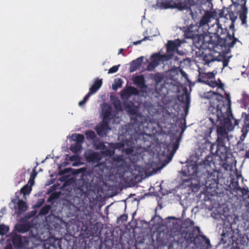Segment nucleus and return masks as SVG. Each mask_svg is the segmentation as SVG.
I'll return each instance as SVG.
<instances>
[{"label": "nucleus", "instance_id": "obj_37", "mask_svg": "<svg viewBox=\"0 0 249 249\" xmlns=\"http://www.w3.org/2000/svg\"><path fill=\"white\" fill-rule=\"evenodd\" d=\"M234 191L236 192L237 193H240L239 194V196L242 195H248L249 192L248 190L244 188H242L239 186H236L234 189Z\"/></svg>", "mask_w": 249, "mask_h": 249}, {"label": "nucleus", "instance_id": "obj_27", "mask_svg": "<svg viewBox=\"0 0 249 249\" xmlns=\"http://www.w3.org/2000/svg\"><path fill=\"white\" fill-rule=\"evenodd\" d=\"M99 226L100 224L96 222L93 225H90L89 227H88L87 229H89V231L90 232V234L92 236L97 235L100 233V231H99Z\"/></svg>", "mask_w": 249, "mask_h": 249}, {"label": "nucleus", "instance_id": "obj_22", "mask_svg": "<svg viewBox=\"0 0 249 249\" xmlns=\"http://www.w3.org/2000/svg\"><path fill=\"white\" fill-rule=\"evenodd\" d=\"M249 132V115L247 116L244 121V124L241 130L242 134L240 136V140L244 141L248 133Z\"/></svg>", "mask_w": 249, "mask_h": 249}, {"label": "nucleus", "instance_id": "obj_42", "mask_svg": "<svg viewBox=\"0 0 249 249\" xmlns=\"http://www.w3.org/2000/svg\"><path fill=\"white\" fill-rule=\"evenodd\" d=\"M159 64L156 61H153L149 63L147 67V70L149 71H153Z\"/></svg>", "mask_w": 249, "mask_h": 249}, {"label": "nucleus", "instance_id": "obj_52", "mask_svg": "<svg viewBox=\"0 0 249 249\" xmlns=\"http://www.w3.org/2000/svg\"><path fill=\"white\" fill-rule=\"evenodd\" d=\"M202 70L201 69H199V75H200V77L198 79V81L200 82H202V78L201 77V75L202 74V72L201 71Z\"/></svg>", "mask_w": 249, "mask_h": 249}, {"label": "nucleus", "instance_id": "obj_36", "mask_svg": "<svg viewBox=\"0 0 249 249\" xmlns=\"http://www.w3.org/2000/svg\"><path fill=\"white\" fill-rule=\"evenodd\" d=\"M237 41V39L229 36L226 40L225 45L229 46V47H232Z\"/></svg>", "mask_w": 249, "mask_h": 249}, {"label": "nucleus", "instance_id": "obj_44", "mask_svg": "<svg viewBox=\"0 0 249 249\" xmlns=\"http://www.w3.org/2000/svg\"><path fill=\"white\" fill-rule=\"evenodd\" d=\"M59 197L58 193L56 192L53 193L48 199V202H53L54 200L58 198Z\"/></svg>", "mask_w": 249, "mask_h": 249}, {"label": "nucleus", "instance_id": "obj_62", "mask_svg": "<svg viewBox=\"0 0 249 249\" xmlns=\"http://www.w3.org/2000/svg\"><path fill=\"white\" fill-rule=\"evenodd\" d=\"M186 126H185L184 128L182 129V131H183L184 129L186 128Z\"/></svg>", "mask_w": 249, "mask_h": 249}, {"label": "nucleus", "instance_id": "obj_61", "mask_svg": "<svg viewBox=\"0 0 249 249\" xmlns=\"http://www.w3.org/2000/svg\"><path fill=\"white\" fill-rule=\"evenodd\" d=\"M169 218H172V219H176L175 217H169Z\"/></svg>", "mask_w": 249, "mask_h": 249}, {"label": "nucleus", "instance_id": "obj_51", "mask_svg": "<svg viewBox=\"0 0 249 249\" xmlns=\"http://www.w3.org/2000/svg\"><path fill=\"white\" fill-rule=\"evenodd\" d=\"M93 94L91 92L89 91V93L85 96L83 98V100L87 102L89 97Z\"/></svg>", "mask_w": 249, "mask_h": 249}, {"label": "nucleus", "instance_id": "obj_47", "mask_svg": "<svg viewBox=\"0 0 249 249\" xmlns=\"http://www.w3.org/2000/svg\"><path fill=\"white\" fill-rule=\"evenodd\" d=\"M120 65L118 66H113L111 68H110L108 70V73H113L117 72L118 70L119 67Z\"/></svg>", "mask_w": 249, "mask_h": 249}, {"label": "nucleus", "instance_id": "obj_12", "mask_svg": "<svg viewBox=\"0 0 249 249\" xmlns=\"http://www.w3.org/2000/svg\"><path fill=\"white\" fill-rule=\"evenodd\" d=\"M71 138L74 142L71 145L70 149L73 153L78 154L82 149L84 136L83 134L74 133L71 135Z\"/></svg>", "mask_w": 249, "mask_h": 249}, {"label": "nucleus", "instance_id": "obj_32", "mask_svg": "<svg viewBox=\"0 0 249 249\" xmlns=\"http://www.w3.org/2000/svg\"><path fill=\"white\" fill-rule=\"evenodd\" d=\"M242 103L245 108L249 109V95L245 92L242 93Z\"/></svg>", "mask_w": 249, "mask_h": 249}, {"label": "nucleus", "instance_id": "obj_55", "mask_svg": "<svg viewBox=\"0 0 249 249\" xmlns=\"http://www.w3.org/2000/svg\"><path fill=\"white\" fill-rule=\"evenodd\" d=\"M44 200L43 199H42L41 201L39 202H38V204L37 205V207H39L41 206L44 203Z\"/></svg>", "mask_w": 249, "mask_h": 249}, {"label": "nucleus", "instance_id": "obj_28", "mask_svg": "<svg viewBox=\"0 0 249 249\" xmlns=\"http://www.w3.org/2000/svg\"><path fill=\"white\" fill-rule=\"evenodd\" d=\"M69 158L70 160L72 162V166H78L84 164L81 161L82 157H66V160Z\"/></svg>", "mask_w": 249, "mask_h": 249}, {"label": "nucleus", "instance_id": "obj_23", "mask_svg": "<svg viewBox=\"0 0 249 249\" xmlns=\"http://www.w3.org/2000/svg\"><path fill=\"white\" fill-rule=\"evenodd\" d=\"M178 99L180 102L185 103L184 111L185 114L187 115L190 107V97L189 94L186 92L185 94H183L182 95L178 97Z\"/></svg>", "mask_w": 249, "mask_h": 249}, {"label": "nucleus", "instance_id": "obj_30", "mask_svg": "<svg viewBox=\"0 0 249 249\" xmlns=\"http://www.w3.org/2000/svg\"><path fill=\"white\" fill-rule=\"evenodd\" d=\"M16 228L19 232L25 233L30 230V226L29 223L21 224L17 225Z\"/></svg>", "mask_w": 249, "mask_h": 249}, {"label": "nucleus", "instance_id": "obj_26", "mask_svg": "<svg viewBox=\"0 0 249 249\" xmlns=\"http://www.w3.org/2000/svg\"><path fill=\"white\" fill-rule=\"evenodd\" d=\"M103 84L102 79L96 78L93 83V84L89 88V91L92 94L96 93L98 90L101 87Z\"/></svg>", "mask_w": 249, "mask_h": 249}, {"label": "nucleus", "instance_id": "obj_10", "mask_svg": "<svg viewBox=\"0 0 249 249\" xmlns=\"http://www.w3.org/2000/svg\"><path fill=\"white\" fill-rule=\"evenodd\" d=\"M216 73L217 71L215 70H213L211 72L203 71V86L212 88L217 87L218 89L223 90V84L215 80L214 76Z\"/></svg>", "mask_w": 249, "mask_h": 249}, {"label": "nucleus", "instance_id": "obj_33", "mask_svg": "<svg viewBox=\"0 0 249 249\" xmlns=\"http://www.w3.org/2000/svg\"><path fill=\"white\" fill-rule=\"evenodd\" d=\"M13 244L15 247H20L22 245V239L20 235H16L13 237Z\"/></svg>", "mask_w": 249, "mask_h": 249}, {"label": "nucleus", "instance_id": "obj_7", "mask_svg": "<svg viewBox=\"0 0 249 249\" xmlns=\"http://www.w3.org/2000/svg\"><path fill=\"white\" fill-rule=\"evenodd\" d=\"M163 157H152L143 167V170L147 176H151L160 170L170 162L173 157H166L163 159Z\"/></svg>", "mask_w": 249, "mask_h": 249}, {"label": "nucleus", "instance_id": "obj_58", "mask_svg": "<svg viewBox=\"0 0 249 249\" xmlns=\"http://www.w3.org/2000/svg\"><path fill=\"white\" fill-rule=\"evenodd\" d=\"M155 80L157 82H160V77H158L156 78Z\"/></svg>", "mask_w": 249, "mask_h": 249}, {"label": "nucleus", "instance_id": "obj_17", "mask_svg": "<svg viewBox=\"0 0 249 249\" xmlns=\"http://www.w3.org/2000/svg\"><path fill=\"white\" fill-rule=\"evenodd\" d=\"M220 164L225 170L230 171L232 167L234 159L232 157H219Z\"/></svg>", "mask_w": 249, "mask_h": 249}, {"label": "nucleus", "instance_id": "obj_8", "mask_svg": "<svg viewBox=\"0 0 249 249\" xmlns=\"http://www.w3.org/2000/svg\"><path fill=\"white\" fill-rule=\"evenodd\" d=\"M114 162L116 167V174H119L120 177H123L127 172H131L132 166H134L135 161L132 160V157H108ZM134 158L135 157H133ZM135 160V159L133 158Z\"/></svg>", "mask_w": 249, "mask_h": 249}, {"label": "nucleus", "instance_id": "obj_57", "mask_svg": "<svg viewBox=\"0 0 249 249\" xmlns=\"http://www.w3.org/2000/svg\"><path fill=\"white\" fill-rule=\"evenodd\" d=\"M36 175V172L32 173L31 174V178L32 177L33 178H34Z\"/></svg>", "mask_w": 249, "mask_h": 249}, {"label": "nucleus", "instance_id": "obj_48", "mask_svg": "<svg viewBox=\"0 0 249 249\" xmlns=\"http://www.w3.org/2000/svg\"><path fill=\"white\" fill-rule=\"evenodd\" d=\"M71 169L70 168H65L64 170H60L59 172V175L63 176H65V175L67 173H69L71 172Z\"/></svg>", "mask_w": 249, "mask_h": 249}, {"label": "nucleus", "instance_id": "obj_20", "mask_svg": "<svg viewBox=\"0 0 249 249\" xmlns=\"http://www.w3.org/2000/svg\"><path fill=\"white\" fill-rule=\"evenodd\" d=\"M179 146V141L177 140L176 142L170 143L167 145L166 148L167 153L165 154L163 152L161 156H174Z\"/></svg>", "mask_w": 249, "mask_h": 249}, {"label": "nucleus", "instance_id": "obj_14", "mask_svg": "<svg viewBox=\"0 0 249 249\" xmlns=\"http://www.w3.org/2000/svg\"><path fill=\"white\" fill-rule=\"evenodd\" d=\"M109 123L102 121L95 127V130L97 134L101 137H106L108 131L110 129L109 126Z\"/></svg>", "mask_w": 249, "mask_h": 249}, {"label": "nucleus", "instance_id": "obj_63", "mask_svg": "<svg viewBox=\"0 0 249 249\" xmlns=\"http://www.w3.org/2000/svg\"><path fill=\"white\" fill-rule=\"evenodd\" d=\"M198 157H197V156L195 157V158H196V160H198V159H197V158H198Z\"/></svg>", "mask_w": 249, "mask_h": 249}, {"label": "nucleus", "instance_id": "obj_64", "mask_svg": "<svg viewBox=\"0 0 249 249\" xmlns=\"http://www.w3.org/2000/svg\"><path fill=\"white\" fill-rule=\"evenodd\" d=\"M198 11H199V13H201V9H198Z\"/></svg>", "mask_w": 249, "mask_h": 249}, {"label": "nucleus", "instance_id": "obj_21", "mask_svg": "<svg viewBox=\"0 0 249 249\" xmlns=\"http://www.w3.org/2000/svg\"><path fill=\"white\" fill-rule=\"evenodd\" d=\"M59 241L55 238H51L44 244V249H60Z\"/></svg>", "mask_w": 249, "mask_h": 249}, {"label": "nucleus", "instance_id": "obj_2", "mask_svg": "<svg viewBox=\"0 0 249 249\" xmlns=\"http://www.w3.org/2000/svg\"><path fill=\"white\" fill-rule=\"evenodd\" d=\"M203 99L209 100L210 106L208 110L209 118L213 124L217 126V141L221 145L219 146L208 141H206L205 145L213 156H221L224 153H220L218 148L225 150L223 144L226 140H228V133L233 130L234 126L238 125L239 121L234 119V125L232 124L231 119H233V117L229 94H226V97L224 98L214 91H210L204 93Z\"/></svg>", "mask_w": 249, "mask_h": 249}, {"label": "nucleus", "instance_id": "obj_5", "mask_svg": "<svg viewBox=\"0 0 249 249\" xmlns=\"http://www.w3.org/2000/svg\"><path fill=\"white\" fill-rule=\"evenodd\" d=\"M186 165L180 171L182 184L191 187L200 185L202 173L199 170V165L196 160H186Z\"/></svg>", "mask_w": 249, "mask_h": 249}, {"label": "nucleus", "instance_id": "obj_39", "mask_svg": "<svg viewBox=\"0 0 249 249\" xmlns=\"http://www.w3.org/2000/svg\"><path fill=\"white\" fill-rule=\"evenodd\" d=\"M174 56V54L173 53H168L166 52V53L164 54H161V58L162 60L161 61H168L171 59Z\"/></svg>", "mask_w": 249, "mask_h": 249}, {"label": "nucleus", "instance_id": "obj_49", "mask_svg": "<svg viewBox=\"0 0 249 249\" xmlns=\"http://www.w3.org/2000/svg\"><path fill=\"white\" fill-rule=\"evenodd\" d=\"M115 107L117 110L119 111L122 110V107L121 102L119 100L116 102V103L115 104Z\"/></svg>", "mask_w": 249, "mask_h": 249}, {"label": "nucleus", "instance_id": "obj_60", "mask_svg": "<svg viewBox=\"0 0 249 249\" xmlns=\"http://www.w3.org/2000/svg\"><path fill=\"white\" fill-rule=\"evenodd\" d=\"M227 65V64L225 62H223V67H225Z\"/></svg>", "mask_w": 249, "mask_h": 249}, {"label": "nucleus", "instance_id": "obj_18", "mask_svg": "<svg viewBox=\"0 0 249 249\" xmlns=\"http://www.w3.org/2000/svg\"><path fill=\"white\" fill-rule=\"evenodd\" d=\"M183 0H162L160 3V7L161 9H168L176 7L177 5L182 2Z\"/></svg>", "mask_w": 249, "mask_h": 249}, {"label": "nucleus", "instance_id": "obj_3", "mask_svg": "<svg viewBox=\"0 0 249 249\" xmlns=\"http://www.w3.org/2000/svg\"><path fill=\"white\" fill-rule=\"evenodd\" d=\"M124 110L130 115L131 124L125 132V139L133 144H136L139 147L141 151L146 152L149 150L153 144L152 135L147 133L150 123V118L148 116L138 113V108L131 101L123 102Z\"/></svg>", "mask_w": 249, "mask_h": 249}, {"label": "nucleus", "instance_id": "obj_46", "mask_svg": "<svg viewBox=\"0 0 249 249\" xmlns=\"http://www.w3.org/2000/svg\"><path fill=\"white\" fill-rule=\"evenodd\" d=\"M199 0H192V1H193V3H190V4H189V8H190V10H191V15H192V17H194V13H193V11H192V9H193H193H194V8H195V7H196V4L195 3V2H196L197 1H199Z\"/></svg>", "mask_w": 249, "mask_h": 249}, {"label": "nucleus", "instance_id": "obj_38", "mask_svg": "<svg viewBox=\"0 0 249 249\" xmlns=\"http://www.w3.org/2000/svg\"><path fill=\"white\" fill-rule=\"evenodd\" d=\"M32 190L31 186H29L28 184H26L23 186L20 189V193L25 195L30 193Z\"/></svg>", "mask_w": 249, "mask_h": 249}, {"label": "nucleus", "instance_id": "obj_50", "mask_svg": "<svg viewBox=\"0 0 249 249\" xmlns=\"http://www.w3.org/2000/svg\"><path fill=\"white\" fill-rule=\"evenodd\" d=\"M148 38V37H147V36H145V37H144L143 39H141V40H138V41H137L133 42H132V44H133V45H137L140 44H141L142 41H145V40H147Z\"/></svg>", "mask_w": 249, "mask_h": 249}, {"label": "nucleus", "instance_id": "obj_34", "mask_svg": "<svg viewBox=\"0 0 249 249\" xmlns=\"http://www.w3.org/2000/svg\"><path fill=\"white\" fill-rule=\"evenodd\" d=\"M52 207L50 205H45L40 210L39 214L40 215L47 214L51 210Z\"/></svg>", "mask_w": 249, "mask_h": 249}, {"label": "nucleus", "instance_id": "obj_9", "mask_svg": "<svg viewBox=\"0 0 249 249\" xmlns=\"http://www.w3.org/2000/svg\"><path fill=\"white\" fill-rule=\"evenodd\" d=\"M201 26H202V18L199 19L198 26L191 25L185 32V36L186 38L197 39L198 41L195 45L196 48L200 50L202 48V41L201 40L202 34H199L198 29Z\"/></svg>", "mask_w": 249, "mask_h": 249}, {"label": "nucleus", "instance_id": "obj_15", "mask_svg": "<svg viewBox=\"0 0 249 249\" xmlns=\"http://www.w3.org/2000/svg\"><path fill=\"white\" fill-rule=\"evenodd\" d=\"M86 161L89 162H92V165L94 167H99L100 168L103 170L104 168L106 166L105 162H101V160L103 158L106 157H84Z\"/></svg>", "mask_w": 249, "mask_h": 249}, {"label": "nucleus", "instance_id": "obj_16", "mask_svg": "<svg viewBox=\"0 0 249 249\" xmlns=\"http://www.w3.org/2000/svg\"><path fill=\"white\" fill-rule=\"evenodd\" d=\"M103 120V121L110 122L113 118L114 114L112 112L111 107L108 104L105 105L102 108Z\"/></svg>", "mask_w": 249, "mask_h": 249}, {"label": "nucleus", "instance_id": "obj_56", "mask_svg": "<svg viewBox=\"0 0 249 249\" xmlns=\"http://www.w3.org/2000/svg\"><path fill=\"white\" fill-rule=\"evenodd\" d=\"M88 156H100L99 154H98L97 153H93L91 154H89V155Z\"/></svg>", "mask_w": 249, "mask_h": 249}, {"label": "nucleus", "instance_id": "obj_43", "mask_svg": "<svg viewBox=\"0 0 249 249\" xmlns=\"http://www.w3.org/2000/svg\"><path fill=\"white\" fill-rule=\"evenodd\" d=\"M203 248L205 247L206 249H212V246L210 244V241L206 238V236L203 235Z\"/></svg>", "mask_w": 249, "mask_h": 249}, {"label": "nucleus", "instance_id": "obj_41", "mask_svg": "<svg viewBox=\"0 0 249 249\" xmlns=\"http://www.w3.org/2000/svg\"><path fill=\"white\" fill-rule=\"evenodd\" d=\"M151 59L153 61H156L159 64L160 62L162 60L161 54L159 53H154L151 55Z\"/></svg>", "mask_w": 249, "mask_h": 249}, {"label": "nucleus", "instance_id": "obj_40", "mask_svg": "<svg viewBox=\"0 0 249 249\" xmlns=\"http://www.w3.org/2000/svg\"><path fill=\"white\" fill-rule=\"evenodd\" d=\"M9 228L8 226L3 224L0 225V235H3L9 231Z\"/></svg>", "mask_w": 249, "mask_h": 249}, {"label": "nucleus", "instance_id": "obj_19", "mask_svg": "<svg viewBox=\"0 0 249 249\" xmlns=\"http://www.w3.org/2000/svg\"><path fill=\"white\" fill-rule=\"evenodd\" d=\"M181 41L179 39H176L174 41L169 40L166 45V51L168 53H173L178 49L180 46Z\"/></svg>", "mask_w": 249, "mask_h": 249}, {"label": "nucleus", "instance_id": "obj_4", "mask_svg": "<svg viewBox=\"0 0 249 249\" xmlns=\"http://www.w3.org/2000/svg\"><path fill=\"white\" fill-rule=\"evenodd\" d=\"M127 144L130 145V147L124 148V144L122 142L116 143H108L106 146L104 142H101L98 138L93 141V144L96 149L100 150L102 156H119L115 155V150L118 149L122 152H124L127 155L131 156H145L144 151H141L139 150V147L136 144H133L132 143L126 141ZM120 156H123L120 155Z\"/></svg>", "mask_w": 249, "mask_h": 249}, {"label": "nucleus", "instance_id": "obj_11", "mask_svg": "<svg viewBox=\"0 0 249 249\" xmlns=\"http://www.w3.org/2000/svg\"><path fill=\"white\" fill-rule=\"evenodd\" d=\"M87 176L83 175L81 179H79L76 184V191L79 194L80 196H87L91 189V182L89 180H86Z\"/></svg>", "mask_w": 249, "mask_h": 249}, {"label": "nucleus", "instance_id": "obj_6", "mask_svg": "<svg viewBox=\"0 0 249 249\" xmlns=\"http://www.w3.org/2000/svg\"><path fill=\"white\" fill-rule=\"evenodd\" d=\"M186 222L189 224L191 228L184 235V238L188 244L185 249H202V235L200 234L199 228L193 226V221L187 219Z\"/></svg>", "mask_w": 249, "mask_h": 249}, {"label": "nucleus", "instance_id": "obj_29", "mask_svg": "<svg viewBox=\"0 0 249 249\" xmlns=\"http://www.w3.org/2000/svg\"><path fill=\"white\" fill-rule=\"evenodd\" d=\"M139 94V91L138 89L133 87H129L125 91L124 95L128 97L131 95H138Z\"/></svg>", "mask_w": 249, "mask_h": 249}, {"label": "nucleus", "instance_id": "obj_45", "mask_svg": "<svg viewBox=\"0 0 249 249\" xmlns=\"http://www.w3.org/2000/svg\"><path fill=\"white\" fill-rule=\"evenodd\" d=\"M122 80L121 79H118L117 80L115 81V84L112 85V88L114 89H117L118 88L122 87Z\"/></svg>", "mask_w": 249, "mask_h": 249}, {"label": "nucleus", "instance_id": "obj_59", "mask_svg": "<svg viewBox=\"0 0 249 249\" xmlns=\"http://www.w3.org/2000/svg\"><path fill=\"white\" fill-rule=\"evenodd\" d=\"M123 51V49H119L118 54L122 53Z\"/></svg>", "mask_w": 249, "mask_h": 249}, {"label": "nucleus", "instance_id": "obj_35", "mask_svg": "<svg viewBox=\"0 0 249 249\" xmlns=\"http://www.w3.org/2000/svg\"><path fill=\"white\" fill-rule=\"evenodd\" d=\"M85 134L88 139H90L94 141L97 139L95 132L92 130L87 131Z\"/></svg>", "mask_w": 249, "mask_h": 249}, {"label": "nucleus", "instance_id": "obj_24", "mask_svg": "<svg viewBox=\"0 0 249 249\" xmlns=\"http://www.w3.org/2000/svg\"><path fill=\"white\" fill-rule=\"evenodd\" d=\"M133 82L140 88L143 89L146 87L143 75H137L134 77L133 78Z\"/></svg>", "mask_w": 249, "mask_h": 249}, {"label": "nucleus", "instance_id": "obj_13", "mask_svg": "<svg viewBox=\"0 0 249 249\" xmlns=\"http://www.w3.org/2000/svg\"><path fill=\"white\" fill-rule=\"evenodd\" d=\"M12 202L17 205L15 206V213L18 215H21L27 211L28 206L25 202L22 199H19V196L16 194L15 198L12 200Z\"/></svg>", "mask_w": 249, "mask_h": 249}, {"label": "nucleus", "instance_id": "obj_1", "mask_svg": "<svg viewBox=\"0 0 249 249\" xmlns=\"http://www.w3.org/2000/svg\"><path fill=\"white\" fill-rule=\"evenodd\" d=\"M213 0H203V28L208 26V33H203V58H216L219 55L221 46L219 45L220 36L226 32L227 26H222V22L232 23L238 15L242 25L247 23L248 9L245 0H231L233 5L224 17L217 18V13L213 8Z\"/></svg>", "mask_w": 249, "mask_h": 249}, {"label": "nucleus", "instance_id": "obj_25", "mask_svg": "<svg viewBox=\"0 0 249 249\" xmlns=\"http://www.w3.org/2000/svg\"><path fill=\"white\" fill-rule=\"evenodd\" d=\"M143 58V57L141 56L131 62L129 68L130 72H133L140 68L142 62Z\"/></svg>", "mask_w": 249, "mask_h": 249}, {"label": "nucleus", "instance_id": "obj_53", "mask_svg": "<svg viewBox=\"0 0 249 249\" xmlns=\"http://www.w3.org/2000/svg\"><path fill=\"white\" fill-rule=\"evenodd\" d=\"M86 103L83 99L79 102V106L80 107H83Z\"/></svg>", "mask_w": 249, "mask_h": 249}, {"label": "nucleus", "instance_id": "obj_54", "mask_svg": "<svg viewBox=\"0 0 249 249\" xmlns=\"http://www.w3.org/2000/svg\"><path fill=\"white\" fill-rule=\"evenodd\" d=\"M4 249H13L12 246L11 244H8L6 246Z\"/></svg>", "mask_w": 249, "mask_h": 249}, {"label": "nucleus", "instance_id": "obj_31", "mask_svg": "<svg viewBox=\"0 0 249 249\" xmlns=\"http://www.w3.org/2000/svg\"><path fill=\"white\" fill-rule=\"evenodd\" d=\"M70 177V176H63L61 177L59 180L61 181L65 182L64 185H70L75 181L73 178Z\"/></svg>", "mask_w": 249, "mask_h": 249}]
</instances>
